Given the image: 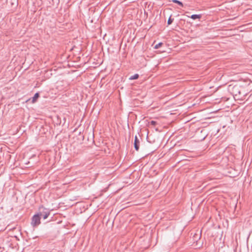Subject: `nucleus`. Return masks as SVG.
I'll return each instance as SVG.
<instances>
[{
    "label": "nucleus",
    "instance_id": "1",
    "mask_svg": "<svg viewBox=\"0 0 252 252\" xmlns=\"http://www.w3.org/2000/svg\"><path fill=\"white\" fill-rule=\"evenodd\" d=\"M40 223V217L39 214L34 215L32 220L31 224L33 227H35Z\"/></svg>",
    "mask_w": 252,
    "mask_h": 252
},
{
    "label": "nucleus",
    "instance_id": "2",
    "mask_svg": "<svg viewBox=\"0 0 252 252\" xmlns=\"http://www.w3.org/2000/svg\"><path fill=\"white\" fill-rule=\"evenodd\" d=\"M139 143H140V141H139L138 137H137V136H135V138H134V147L135 150H136V151H138V150H139Z\"/></svg>",
    "mask_w": 252,
    "mask_h": 252
},
{
    "label": "nucleus",
    "instance_id": "3",
    "mask_svg": "<svg viewBox=\"0 0 252 252\" xmlns=\"http://www.w3.org/2000/svg\"><path fill=\"white\" fill-rule=\"evenodd\" d=\"M49 214H50L49 212L47 211L45 212L44 214H42V213H40L39 215V216L42 217V218H43L44 220H45L48 218Z\"/></svg>",
    "mask_w": 252,
    "mask_h": 252
},
{
    "label": "nucleus",
    "instance_id": "4",
    "mask_svg": "<svg viewBox=\"0 0 252 252\" xmlns=\"http://www.w3.org/2000/svg\"><path fill=\"white\" fill-rule=\"evenodd\" d=\"M39 96L38 93H36L34 94V96L32 97V102L34 103L36 102L37 98Z\"/></svg>",
    "mask_w": 252,
    "mask_h": 252
},
{
    "label": "nucleus",
    "instance_id": "5",
    "mask_svg": "<svg viewBox=\"0 0 252 252\" xmlns=\"http://www.w3.org/2000/svg\"><path fill=\"white\" fill-rule=\"evenodd\" d=\"M190 17L193 20H195L196 19H200L201 17V15L200 14H193Z\"/></svg>",
    "mask_w": 252,
    "mask_h": 252
},
{
    "label": "nucleus",
    "instance_id": "6",
    "mask_svg": "<svg viewBox=\"0 0 252 252\" xmlns=\"http://www.w3.org/2000/svg\"><path fill=\"white\" fill-rule=\"evenodd\" d=\"M139 77V75L138 74H135L134 75H132L130 77H129V79L130 80H134V79H138Z\"/></svg>",
    "mask_w": 252,
    "mask_h": 252
},
{
    "label": "nucleus",
    "instance_id": "7",
    "mask_svg": "<svg viewBox=\"0 0 252 252\" xmlns=\"http://www.w3.org/2000/svg\"><path fill=\"white\" fill-rule=\"evenodd\" d=\"M172 1L174 3H177L178 4L180 5L181 6H183V3L178 0H172Z\"/></svg>",
    "mask_w": 252,
    "mask_h": 252
},
{
    "label": "nucleus",
    "instance_id": "8",
    "mask_svg": "<svg viewBox=\"0 0 252 252\" xmlns=\"http://www.w3.org/2000/svg\"><path fill=\"white\" fill-rule=\"evenodd\" d=\"M173 20L174 19H172L171 16H170L167 21L168 25H170L173 22Z\"/></svg>",
    "mask_w": 252,
    "mask_h": 252
},
{
    "label": "nucleus",
    "instance_id": "9",
    "mask_svg": "<svg viewBox=\"0 0 252 252\" xmlns=\"http://www.w3.org/2000/svg\"><path fill=\"white\" fill-rule=\"evenodd\" d=\"M162 44L163 43L162 42L158 43V44H156L154 48L155 49H158V48H159L162 45Z\"/></svg>",
    "mask_w": 252,
    "mask_h": 252
},
{
    "label": "nucleus",
    "instance_id": "10",
    "mask_svg": "<svg viewBox=\"0 0 252 252\" xmlns=\"http://www.w3.org/2000/svg\"><path fill=\"white\" fill-rule=\"evenodd\" d=\"M156 123H156V122L154 121H152L151 122V124L152 125H155Z\"/></svg>",
    "mask_w": 252,
    "mask_h": 252
}]
</instances>
